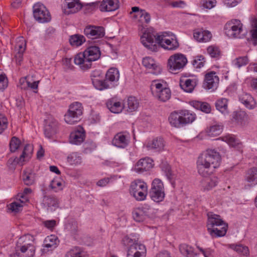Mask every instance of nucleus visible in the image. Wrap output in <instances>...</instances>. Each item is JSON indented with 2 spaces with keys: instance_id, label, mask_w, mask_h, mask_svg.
Here are the masks:
<instances>
[{
  "instance_id": "25",
  "label": "nucleus",
  "mask_w": 257,
  "mask_h": 257,
  "mask_svg": "<svg viewBox=\"0 0 257 257\" xmlns=\"http://www.w3.org/2000/svg\"><path fill=\"white\" fill-rule=\"evenodd\" d=\"M134 219L137 222H143L148 217L149 208L147 206L136 208L132 213Z\"/></svg>"
},
{
  "instance_id": "14",
  "label": "nucleus",
  "mask_w": 257,
  "mask_h": 257,
  "mask_svg": "<svg viewBox=\"0 0 257 257\" xmlns=\"http://www.w3.org/2000/svg\"><path fill=\"white\" fill-rule=\"evenodd\" d=\"M130 139V135L127 132H119L114 136L112 144L117 148L124 149L128 145Z\"/></svg>"
},
{
  "instance_id": "8",
  "label": "nucleus",
  "mask_w": 257,
  "mask_h": 257,
  "mask_svg": "<svg viewBox=\"0 0 257 257\" xmlns=\"http://www.w3.org/2000/svg\"><path fill=\"white\" fill-rule=\"evenodd\" d=\"M82 113V104L78 102H73L70 105L67 112L65 114L64 120L68 124H74L79 121Z\"/></svg>"
},
{
  "instance_id": "21",
  "label": "nucleus",
  "mask_w": 257,
  "mask_h": 257,
  "mask_svg": "<svg viewBox=\"0 0 257 257\" xmlns=\"http://www.w3.org/2000/svg\"><path fill=\"white\" fill-rule=\"evenodd\" d=\"M218 83V77L215 73L210 72L206 74L203 85L206 89L214 90L217 88Z\"/></svg>"
},
{
  "instance_id": "36",
  "label": "nucleus",
  "mask_w": 257,
  "mask_h": 257,
  "mask_svg": "<svg viewBox=\"0 0 257 257\" xmlns=\"http://www.w3.org/2000/svg\"><path fill=\"white\" fill-rule=\"evenodd\" d=\"M222 140L227 143L230 146L237 149H240L242 147V144L239 141L232 135H226L222 137Z\"/></svg>"
},
{
  "instance_id": "20",
  "label": "nucleus",
  "mask_w": 257,
  "mask_h": 257,
  "mask_svg": "<svg viewBox=\"0 0 257 257\" xmlns=\"http://www.w3.org/2000/svg\"><path fill=\"white\" fill-rule=\"evenodd\" d=\"M85 132L83 128L79 127L72 132L70 135V143L74 145H80L84 140Z\"/></svg>"
},
{
  "instance_id": "31",
  "label": "nucleus",
  "mask_w": 257,
  "mask_h": 257,
  "mask_svg": "<svg viewBox=\"0 0 257 257\" xmlns=\"http://www.w3.org/2000/svg\"><path fill=\"white\" fill-rule=\"evenodd\" d=\"M108 109L113 113H118L121 112L124 106L120 101H117L114 98L109 99L106 102Z\"/></svg>"
},
{
  "instance_id": "61",
  "label": "nucleus",
  "mask_w": 257,
  "mask_h": 257,
  "mask_svg": "<svg viewBox=\"0 0 257 257\" xmlns=\"http://www.w3.org/2000/svg\"><path fill=\"white\" fill-rule=\"evenodd\" d=\"M243 0H223V2L225 5L228 8H233L240 3Z\"/></svg>"
},
{
  "instance_id": "41",
  "label": "nucleus",
  "mask_w": 257,
  "mask_h": 257,
  "mask_svg": "<svg viewBox=\"0 0 257 257\" xmlns=\"http://www.w3.org/2000/svg\"><path fill=\"white\" fill-rule=\"evenodd\" d=\"M136 240L135 239L130 238L127 236H124L122 239V242L125 246H130V249H144L145 246L142 244H138L135 243Z\"/></svg>"
},
{
  "instance_id": "15",
  "label": "nucleus",
  "mask_w": 257,
  "mask_h": 257,
  "mask_svg": "<svg viewBox=\"0 0 257 257\" xmlns=\"http://www.w3.org/2000/svg\"><path fill=\"white\" fill-rule=\"evenodd\" d=\"M58 121L52 116H48L45 120L44 134L48 138L55 135L57 131Z\"/></svg>"
},
{
  "instance_id": "6",
  "label": "nucleus",
  "mask_w": 257,
  "mask_h": 257,
  "mask_svg": "<svg viewBox=\"0 0 257 257\" xmlns=\"http://www.w3.org/2000/svg\"><path fill=\"white\" fill-rule=\"evenodd\" d=\"M158 48L159 46L165 49L173 50L179 47V43L176 36L170 32L158 33L157 36Z\"/></svg>"
},
{
  "instance_id": "34",
  "label": "nucleus",
  "mask_w": 257,
  "mask_h": 257,
  "mask_svg": "<svg viewBox=\"0 0 257 257\" xmlns=\"http://www.w3.org/2000/svg\"><path fill=\"white\" fill-rule=\"evenodd\" d=\"M218 183V178L213 176L210 178H206L201 182V186L204 190H210L215 187Z\"/></svg>"
},
{
  "instance_id": "58",
  "label": "nucleus",
  "mask_w": 257,
  "mask_h": 257,
  "mask_svg": "<svg viewBox=\"0 0 257 257\" xmlns=\"http://www.w3.org/2000/svg\"><path fill=\"white\" fill-rule=\"evenodd\" d=\"M8 119L4 114H0V135L8 127Z\"/></svg>"
},
{
  "instance_id": "16",
  "label": "nucleus",
  "mask_w": 257,
  "mask_h": 257,
  "mask_svg": "<svg viewBox=\"0 0 257 257\" xmlns=\"http://www.w3.org/2000/svg\"><path fill=\"white\" fill-rule=\"evenodd\" d=\"M144 147L149 151L160 152L164 149L165 142L163 138L157 137L148 141L144 145Z\"/></svg>"
},
{
  "instance_id": "52",
  "label": "nucleus",
  "mask_w": 257,
  "mask_h": 257,
  "mask_svg": "<svg viewBox=\"0 0 257 257\" xmlns=\"http://www.w3.org/2000/svg\"><path fill=\"white\" fill-rule=\"evenodd\" d=\"M216 4V0H200V6L203 9H211Z\"/></svg>"
},
{
  "instance_id": "1",
  "label": "nucleus",
  "mask_w": 257,
  "mask_h": 257,
  "mask_svg": "<svg viewBox=\"0 0 257 257\" xmlns=\"http://www.w3.org/2000/svg\"><path fill=\"white\" fill-rule=\"evenodd\" d=\"M221 163V157L214 150L208 149L202 153L197 161V169L199 175L207 177L218 168Z\"/></svg>"
},
{
  "instance_id": "42",
  "label": "nucleus",
  "mask_w": 257,
  "mask_h": 257,
  "mask_svg": "<svg viewBox=\"0 0 257 257\" xmlns=\"http://www.w3.org/2000/svg\"><path fill=\"white\" fill-rule=\"evenodd\" d=\"M105 77L107 81L116 82L119 77V71L117 68L112 67L107 71Z\"/></svg>"
},
{
  "instance_id": "45",
  "label": "nucleus",
  "mask_w": 257,
  "mask_h": 257,
  "mask_svg": "<svg viewBox=\"0 0 257 257\" xmlns=\"http://www.w3.org/2000/svg\"><path fill=\"white\" fill-rule=\"evenodd\" d=\"M92 83L94 87L99 90H102L105 89L110 88V85L106 81H103L102 78L96 79L93 78Z\"/></svg>"
},
{
  "instance_id": "18",
  "label": "nucleus",
  "mask_w": 257,
  "mask_h": 257,
  "mask_svg": "<svg viewBox=\"0 0 257 257\" xmlns=\"http://www.w3.org/2000/svg\"><path fill=\"white\" fill-rule=\"evenodd\" d=\"M84 34L88 38L91 39H97L104 36V29L102 27L89 26L85 28L84 31Z\"/></svg>"
},
{
  "instance_id": "26",
  "label": "nucleus",
  "mask_w": 257,
  "mask_h": 257,
  "mask_svg": "<svg viewBox=\"0 0 257 257\" xmlns=\"http://www.w3.org/2000/svg\"><path fill=\"white\" fill-rule=\"evenodd\" d=\"M119 7L118 0H103L99 6L101 12H111L117 10Z\"/></svg>"
},
{
  "instance_id": "19",
  "label": "nucleus",
  "mask_w": 257,
  "mask_h": 257,
  "mask_svg": "<svg viewBox=\"0 0 257 257\" xmlns=\"http://www.w3.org/2000/svg\"><path fill=\"white\" fill-rule=\"evenodd\" d=\"M153 167V161L150 158L140 159L135 166V171L139 173L149 171Z\"/></svg>"
},
{
  "instance_id": "39",
  "label": "nucleus",
  "mask_w": 257,
  "mask_h": 257,
  "mask_svg": "<svg viewBox=\"0 0 257 257\" xmlns=\"http://www.w3.org/2000/svg\"><path fill=\"white\" fill-rule=\"evenodd\" d=\"M180 252L186 257H196L197 253L194 252V248L192 246L186 244H182L179 246Z\"/></svg>"
},
{
  "instance_id": "7",
  "label": "nucleus",
  "mask_w": 257,
  "mask_h": 257,
  "mask_svg": "<svg viewBox=\"0 0 257 257\" xmlns=\"http://www.w3.org/2000/svg\"><path fill=\"white\" fill-rule=\"evenodd\" d=\"M130 192L138 201L146 199L148 194V186L146 183L140 179H137L131 183Z\"/></svg>"
},
{
  "instance_id": "48",
  "label": "nucleus",
  "mask_w": 257,
  "mask_h": 257,
  "mask_svg": "<svg viewBox=\"0 0 257 257\" xmlns=\"http://www.w3.org/2000/svg\"><path fill=\"white\" fill-rule=\"evenodd\" d=\"M26 42L23 37H19L16 40V44L15 46V52H24L26 49Z\"/></svg>"
},
{
  "instance_id": "3",
  "label": "nucleus",
  "mask_w": 257,
  "mask_h": 257,
  "mask_svg": "<svg viewBox=\"0 0 257 257\" xmlns=\"http://www.w3.org/2000/svg\"><path fill=\"white\" fill-rule=\"evenodd\" d=\"M196 119L195 113L188 110L174 111L171 113L168 121L173 127L180 128L193 122Z\"/></svg>"
},
{
  "instance_id": "63",
  "label": "nucleus",
  "mask_w": 257,
  "mask_h": 257,
  "mask_svg": "<svg viewBox=\"0 0 257 257\" xmlns=\"http://www.w3.org/2000/svg\"><path fill=\"white\" fill-rule=\"evenodd\" d=\"M8 85V81L5 74L0 75V88L1 89H5L7 87Z\"/></svg>"
},
{
  "instance_id": "5",
  "label": "nucleus",
  "mask_w": 257,
  "mask_h": 257,
  "mask_svg": "<svg viewBox=\"0 0 257 257\" xmlns=\"http://www.w3.org/2000/svg\"><path fill=\"white\" fill-rule=\"evenodd\" d=\"M100 56V51L98 47H88L83 53L77 54L74 57L75 64H84L85 62H91L98 60Z\"/></svg>"
},
{
  "instance_id": "33",
  "label": "nucleus",
  "mask_w": 257,
  "mask_h": 257,
  "mask_svg": "<svg viewBox=\"0 0 257 257\" xmlns=\"http://www.w3.org/2000/svg\"><path fill=\"white\" fill-rule=\"evenodd\" d=\"M193 37L199 42H207L210 40L212 34L208 31H195Z\"/></svg>"
},
{
  "instance_id": "11",
  "label": "nucleus",
  "mask_w": 257,
  "mask_h": 257,
  "mask_svg": "<svg viewBox=\"0 0 257 257\" xmlns=\"http://www.w3.org/2000/svg\"><path fill=\"white\" fill-rule=\"evenodd\" d=\"M150 196L152 200L157 203L164 200L165 196L164 187L160 179L156 178L153 181Z\"/></svg>"
},
{
  "instance_id": "27",
  "label": "nucleus",
  "mask_w": 257,
  "mask_h": 257,
  "mask_svg": "<svg viewBox=\"0 0 257 257\" xmlns=\"http://www.w3.org/2000/svg\"><path fill=\"white\" fill-rule=\"evenodd\" d=\"M239 101L248 109H253L256 106L253 98L249 94L243 92L239 96Z\"/></svg>"
},
{
  "instance_id": "2",
  "label": "nucleus",
  "mask_w": 257,
  "mask_h": 257,
  "mask_svg": "<svg viewBox=\"0 0 257 257\" xmlns=\"http://www.w3.org/2000/svg\"><path fill=\"white\" fill-rule=\"evenodd\" d=\"M207 230L212 237L224 236L227 231V225L218 215L212 212L207 213Z\"/></svg>"
},
{
  "instance_id": "29",
  "label": "nucleus",
  "mask_w": 257,
  "mask_h": 257,
  "mask_svg": "<svg viewBox=\"0 0 257 257\" xmlns=\"http://www.w3.org/2000/svg\"><path fill=\"white\" fill-rule=\"evenodd\" d=\"M227 248H230L236 251L237 253L244 256H248L249 254V249L247 246L242 244H228L224 245Z\"/></svg>"
},
{
  "instance_id": "4",
  "label": "nucleus",
  "mask_w": 257,
  "mask_h": 257,
  "mask_svg": "<svg viewBox=\"0 0 257 257\" xmlns=\"http://www.w3.org/2000/svg\"><path fill=\"white\" fill-rule=\"evenodd\" d=\"M35 253V247L33 237L25 235L18 240L16 247V254L18 257H33Z\"/></svg>"
},
{
  "instance_id": "17",
  "label": "nucleus",
  "mask_w": 257,
  "mask_h": 257,
  "mask_svg": "<svg viewBox=\"0 0 257 257\" xmlns=\"http://www.w3.org/2000/svg\"><path fill=\"white\" fill-rule=\"evenodd\" d=\"M63 5L64 13L67 15L75 13L82 8V5L80 0H65Z\"/></svg>"
},
{
  "instance_id": "37",
  "label": "nucleus",
  "mask_w": 257,
  "mask_h": 257,
  "mask_svg": "<svg viewBox=\"0 0 257 257\" xmlns=\"http://www.w3.org/2000/svg\"><path fill=\"white\" fill-rule=\"evenodd\" d=\"M139 106L138 99L134 96H130L127 100V103L124 104V107L126 108L127 111L133 112L137 110Z\"/></svg>"
},
{
  "instance_id": "28",
  "label": "nucleus",
  "mask_w": 257,
  "mask_h": 257,
  "mask_svg": "<svg viewBox=\"0 0 257 257\" xmlns=\"http://www.w3.org/2000/svg\"><path fill=\"white\" fill-rule=\"evenodd\" d=\"M189 104L195 109L201 110L206 113H210L211 110L210 105L206 102L191 100L189 102Z\"/></svg>"
},
{
  "instance_id": "55",
  "label": "nucleus",
  "mask_w": 257,
  "mask_h": 257,
  "mask_svg": "<svg viewBox=\"0 0 257 257\" xmlns=\"http://www.w3.org/2000/svg\"><path fill=\"white\" fill-rule=\"evenodd\" d=\"M23 177L24 182L27 185H31L34 183V176L32 173L24 172Z\"/></svg>"
},
{
  "instance_id": "64",
  "label": "nucleus",
  "mask_w": 257,
  "mask_h": 257,
  "mask_svg": "<svg viewBox=\"0 0 257 257\" xmlns=\"http://www.w3.org/2000/svg\"><path fill=\"white\" fill-rule=\"evenodd\" d=\"M205 62V58L202 55H199L194 57L192 64H204Z\"/></svg>"
},
{
  "instance_id": "35",
  "label": "nucleus",
  "mask_w": 257,
  "mask_h": 257,
  "mask_svg": "<svg viewBox=\"0 0 257 257\" xmlns=\"http://www.w3.org/2000/svg\"><path fill=\"white\" fill-rule=\"evenodd\" d=\"M223 126L219 124H214L208 127L206 130L207 135L209 137H216L222 132Z\"/></svg>"
},
{
  "instance_id": "50",
  "label": "nucleus",
  "mask_w": 257,
  "mask_h": 257,
  "mask_svg": "<svg viewBox=\"0 0 257 257\" xmlns=\"http://www.w3.org/2000/svg\"><path fill=\"white\" fill-rule=\"evenodd\" d=\"M22 198L25 200H20L19 201L14 202L10 204L9 209L13 212H17L19 211L23 207L22 203L25 202L28 200L27 198H25L24 196H22Z\"/></svg>"
},
{
  "instance_id": "43",
  "label": "nucleus",
  "mask_w": 257,
  "mask_h": 257,
  "mask_svg": "<svg viewBox=\"0 0 257 257\" xmlns=\"http://www.w3.org/2000/svg\"><path fill=\"white\" fill-rule=\"evenodd\" d=\"M233 118L238 124L244 125L247 121L248 115L244 111H240L234 114Z\"/></svg>"
},
{
  "instance_id": "24",
  "label": "nucleus",
  "mask_w": 257,
  "mask_h": 257,
  "mask_svg": "<svg viewBox=\"0 0 257 257\" xmlns=\"http://www.w3.org/2000/svg\"><path fill=\"white\" fill-rule=\"evenodd\" d=\"M198 79L196 77L187 79L185 80H180V86L182 89L187 93H192L197 86Z\"/></svg>"
},
{
  "instance_id": "22",
  "label": "nucleus",
  "mask_w": 257,
  "mask_h": 257,
  "mask_svg": "<svg viewBox=\"0 0 257 257\" xmlns=\"http://www.w3.org/2000/svg\"><path fill=\"white\" fill-rule=\"evenodd\" d=\"M134 14L133 17L138 19L139 21L142 23H148L151 20L150 15L145 10H140L139 7H134L132 8L131 14Z\"/></svg>"
},
{
  "instance_id": "47",
  "label": "nucleus",
  "mask_w": 257,
  "mask_h": 257,
  "mask_svg": "<svg viewBox=\"0 0 257 257\" xmlns=\"http://www.w3.org/2000/svg\"><path fill=\"white\" fill-rule=\"evenodd\" d=\"M32 152H33V147L30 144L26 145L24 147L23 153L21 155L20 158L19 159L16 158L14 160V162L15 163H17L18 164H21L22 165V164L21 163L22 159H23L26 157H30V156L32 154Z\"/></svg>"
},
{
  "instance_id": "57",
  "label": "nucleus",
  "mask_w": 257,
  "mask_h": 257,
  "mask_svg": "<svg viewBox=\"0 0 257 257\" xmlns=\"http://www.w3.org/2000/svg\"><path fill=\"white\" fill-rule=\"evenodd\" d=\"M133 249H129L128 250L127 257H141L145 253V248L144 249H139L138 248L136 251L134 252Z\"/></svg>"
},
{
  "instance_id": "10",
  "label": "nucleus",
  "mask_w": 257,
  "mask_h": 257,
  "mask_svg": "<svg viewBox=\"0 0 257 257\" xmlns=\"http://www.w3.org/2000/svg\"><path fill=\"white\" fill-rule=\"evenodd\" d=\"M151 89L154 97L160 101L165 102L171 97V92L170 89L164 87L163 84L158 81L155 80L152 82Z\"/></svg>"
},
{
  "instance_id": "23",
  "label": "nucleus",
  "mask_w": 257,
  "mask_h": 257,
  "mask_svg": "<svg viewBox=\"0 0 257 257\" xmlns=\"http://www.w3.org/2000/svg\"><path fill=\"white\" fill-rule=\"evenodd\" d=\"M42 204L44 207H47L48 210L53 211L59 207V202L57 198L54 196L44 195Z\"/></svg>"
},
{
  "instance_id": "9",
  "label": "nucleus",
  "mask_w": 257,
  "mask_h": 257,
  "mask_svg": "<svg viewBox=\"0 0 257 257\" xmlns=\"http://www.w3.org/2000/svg\"><path fill=\"white\" fill-rule=\"evenodd\" d=\"M242 24L237 19H232L227 22L224 26L225 34L230 38H240L243 31Z\"/></svg>"
},
{
  "instance_id": "12",
  "label": "nucleus",
  "mask_w": 257,
  "mask_h": 257,
  "mask_svg": "<svg viewBox=\"0 0 257 257\" xmlns=\"http://www.w3.org/2000/svg\"><path fill=\"white\" fill-rule=\"evenodd\" d=\"M157 36L151 29H147L145 30L141 37L142 44L148 49L152 51H157L158 49Z\"/></svg>"
},
{
  "instance_id": "54",
  "label": "nucleus",
  "mask_w": 257,
  "mask_h": 257,
  "mask_svg": "<svg viewBox=\"0 0 257 257\" xmlns=\"http://www.w3.org/2000/svg\"><path fill=\"white\" fill-rule=\"evenodd\" d=\"M20 144V141L17 137H13L10 142V149L11 152H15L19 148Z\"/></svg>"
},
{
  "instance_id": "60",
  "label": "nucleus",
  "mask_w": 257,
  "mask_h": 257,
  "mask_svg": "<svg viewBox=\"0 0 257 257\" xmlns=\"http://www.w3.org/2000/svg\"><path fill=\"white\" fill-rule=\"evenodd\" d=\"M62 184L61 182L56 179L52 180L50 184V187L54 189L55 192L59 191L62 189Z\"/></svg>"
},
{
  "instance_id": "49",
  "label": "nucleus",
  "mask_w": 257,
  "mask_h": 257,
  "mask_svg": "<svg viewBox=\"0 0 257 257\" xmlns=\"http://www.w3.org/2000/svg\"><path fill=\"white\" fill-rule=\"evenodd\" d=\"M164 6L166 7L170 6L172 8H183L185 6V3L184 1L178 0H163Z\"/></svg>"
},
{
  "instance_id": "38",
  "label": "nucleus",
  "mask_w": 257,
  "mask_h": 257,
  "mask_svg": "<svg viewBox=\"0 0 257 257\" xmlns=\"http://www.w3.org/2000/svg\"><path fill=\"white\" fill-rule=\"evenodd\" d=\"M216 109L222 113L225 114L228 113V100L225 98L218 99L215 102Z\"/></svg>"
},
{
  "instance_id": "40",
  "label": "nucleus",
  "mask_w": 257,
  "mask_h": 257,
  "mask_svg": "<svg viewBox=\"0 0 257 257\" xmlns=\"http://www.w3.org/2000/svg\"><path fill=\"white\" fill-rule=\"evenodd\" d=\"M245 180L251 185H257L256 168H252L248 170L245 175Z\"/></svg>"
},
{
  "instance_id": "32",
  "label": "nucleus",
  "mask_w": 257,
  "mask_h": 257,
  "mask_svg": "<svg viewBox=\"0 0 257 257\" xmlns=\"http://www.w3.org/2000/svg\"><path fill=\"white\" fill-rule=\"evenodd\" d=\"M58 242V238L55 235L48 236L44 240L43 251L54 249L57 247Z\"/></svg>"
},
{
  "instance_id": "53",
  "label": "nucleus",
  "mask_w": 257,
  "mask_h": 257,
  "mask_svg": "<svg viewBox=\"0 0 257 257\" xmlns=\"http://www.w3.org/2000/svg\"><path fill=\"white\" fill-rule=\"evenodd\" d=\"M145 66L146 68L147 73L157 75L161 72V69L159 65H145Z\"/></svg>"
},
{
  "instance_id": "46",
  "label": "nucleus",
  "mask_w": 257,
  "mask_h": 257,
  "mask_svg": "<svg viewBox=\"0 0 257 257\" xmlns=\"http://www.w3.org/2000/svg\"><path fill=\"white\" fill-rule=\"evenodd\" d=\"M67 162L71 165H78L82 163V157L77 153L73 152L68 156Z\"/></svg>"
},
{
  "instance_id": "56",
  "label": "nucleus",
  "mask_w": 257,
  "mask_h": 257,
  "mask_svg": "<svg viewBox=\"0 0 257 257\" xmlns=\"http://www.w3.org/2000/svg\"><path fill=\"white\" fill-rule=\"evenodd\" d=\"M207 52L212 58H218L220 55L219 48L214 46H210L207 48Z\"/></svg>"
},
{
  "instance_id": "51",
  "label": "nucleus",
  "mask_w": 257,
  "mask_h": 257,
  "mask_svg": "<svg viewBox=\"0 0 257 257\" xmlns=\"http://www.w3.org/2000/svg\"><path fill=\"white\" fill-rule=\"evenodd\" d=\"M162 170L165 173L167 179L171 181L173 179V174L171 169V167L167 163H162L160 165Z\"/></svg>"
},
{
  "instance_id": "13",
  "label": "nucleus",
  "mask_w": 257,
  "mask_h": 257,
  "mask_svg": "<svg viewBox=\"0 0 257 257\" xmlns=\"http://www.w3.org/2000/svg\"><path fill=\"white\" fill-rule=\"evenodd\" d=\"M33 15L35 19L39 23H44L51 20V15L46 7L38 3L33 6Z\"/></svg>"
},
{
  "instance_id": "44",
  "label": "nucleus",
  "mask_w": 257,
  "mask_h": 257,
  "mask_svg": "<svg viewBox=\"0 0 257 257\" xmlns=\"http://www.w3.org/2000/svg\"><path fill=\"white\" fill-rule=\"evenodd\" d=\"M85 42V38L81 35L75 34L70 36L69 42L74 47H79Z\"/></svg>"
},
{
  "instance_id": "30",
  "label": "nucleus",
  "mask_w": 257,
  "mask_h": 257,
  "mask_svg": "<svg viewBox=\"0 0 257 257\" xmlns=\"http://www.w3.org/2000/svg\"><path fill=\"white\" fill-rule=\"evenodd\" d=\"M187 62V59L185 55L177 53L169 57L168 64H186Z\"/></svg>"
},
{
  "instance_id": "62",
  "label": "nucleus",
  "mask_w": 257,
  "mask_h": 257,
  "mask_svg": "<svg viewBox=\"0 0 257 257\" xmlns=\"http://www.w3.org/2000/svg\"><path fill=\"white\" fill-rule=\"evenodd\" d=\"M252 29L251 34L252 37L254 39H257V19H254L251 22Z\"/></svg>"
},
{
  "instance_id": "59",
  "label": "nucleus",
  "mask_w": 257,
  "mask_h": 257,
  "mask_svg": "<svg viewBox=\"0 0 257 257\" xmlns=\"http://www.w3.org/2000/svg\"><path fill=\"white\" fill-rule=\"evenodd\" d=\"M185 65H168V71L174 74H177L181 72Z\"/></svg>"
}]
</instances>
